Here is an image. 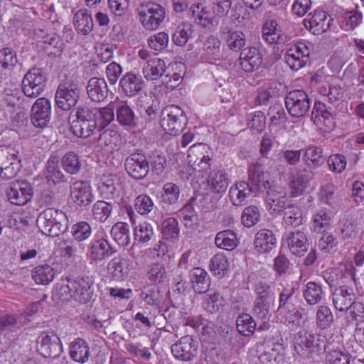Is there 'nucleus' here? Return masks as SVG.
<instances>
[{
	"mask_svg": "<svg viewBox=\"0 0 364 364\" xmlns=\"http://www.w3.org/2000/svg\"><path fill=\"white\" fill-rule=\"evenodd\" d=\"M72 116L75 118L70 122L71 132L77 137L85 139L93 134L95 130L104 129L113 121L114 114L109 106L97 108L81 105L70 113V118Z\"/></svg>",
	"mask_w": 364,
	"mask_h": 364,
	"instance_id": "f257e3e1",
	"label": "nucleus"
},
{
	"mask_svg": "<svg viewBox=\"0 0 364 364\" xmlns=\"http://www.w3.org/2000/svg\"><path fill=\"white\" fill-rule=\"evenodd\" d=\"M301 302L297 289L292 284L279 290L277 311L281 322L290 328H296L301 325L302 315L299 310Z\"/></svg>",
	"mask_w": 364,
	"mask_h": 364,
	"instance_id": "f03ea898",
	"label": "nucleus"
},
{
	"mask_svg": "<svg viewBox=\"0 0 364 364\" xmlns=\"http://www.w3.org/2000/svg\"><path fill=\"white\" fill-rule=\"evenodd\" d=\"M39 230L50 237H58L68 229V219L60 210L47 208L39 214L36 220Z\"/></svg>",
	"mask_w": 364,
	"mask_h": 364,
	"instance_id": "7ed1b4c3",
	"label": "nucleus"
},
{
	"mask_svg": "<svg viewBox=\"0 0 364 364\" xmlns=\"http://www.w3.org/2000/svg\"><path fill=\"white\" fill-rule=\"evenodd\" d=\"M26 28L28 35L36 40L37 46L43 49L48 55L59 56L61 55L64 43L58 35L47 33L36 23H33L31 26L27 23Z\"/></svg>",
	"mask_w": 364,
	"mask_h": 364,
	"instance_id": "20e7f679",
	"label": "nucleus"
},
{
	"mask_svg": "<svg viewBox=\"0 0 364 364\" xmlns=\"http://www.w3.org/2000/svg\"><path fill=\"white\" fill-rule=\"evenodd\" d=\"M82 95L80 85L72 79L61 81L55 92V99L57 107L63 111L74 109Z\"/></svg>",
	"mask_w": 364,
	"mask_h": 364,
	"instance_id": "39448f33",
	"label": "nucleus"
},
{
	"mask_svg": "<svg viewBox=\"0 0 364 364\" xmlns=\"http://www.w3.org/2000/svg\"><path fill=\"white\" fill-rule=\"evenodd\" d=\"M136 12L139 22L146 31L156 30L166 18L165 9L154 1L140 4Z\"/></svg>",
	"mask_w": 364,
	"mask_h": 364,
	"instance_id": "423d86ee",
	"label": "nucleus"
},
{
	"mask_svg": "<svg viewBox=\"0 0 364 364\" xmlns=\"http://www.w3.org/2000/svg\"><path fill=\"white\" fill-rule=\"evenodd\" d=\"M187 122L183 110L178 105L167 106L161 112V126L171 135H178L185 129Z\"/></svg>",
	"mask_w": 364,
	"mask_h": 364,
	"instance_id": "0eeeda50",
	"label": "nucleus"
},
{
	"mask_svg": "<svg viewBox=\"0 0 364 364\" xmlns=\"http://www.w3.org/2000/svg\"><path fill=\"white\" fill-rule=\"evenodd\" d=\"M188 16L195 24L208 30H212L218 25L215 15L205 6L204 0H193L188 11Z\"/></svg>",
	"mask_w": 364,
	"mask_h": 364,
	"instance_id": "6e6552de",
	"label": "nucleus"
},
{
	"mask_svg": "<svg viewBox=\"0 0 364 364\" xmlns=\"http://www.w3.org/2000/svg\"><path fill=\"white\" fill-rule=\"evenodd\" d=\"M116 252L117 250L109 243L105 232L96 233L87 247V256L91 262L98 263Z\"/></svg>",
	"mask_w": 364,
	"mask_h": 364,
	"instance_id": "1a4fd4ad",
	"label": "nucleus"
},
{
	"mask_svg": "<svg viewBox=\"0 0 364 364\" xmlns=\"http://www.w3.org/2000/svg\"><path fill=\"white\" fill-rule=\"evenodd\" d=\"M65 288L70 297L82 304L91 301L94 296V281L88 276L69 279Z\"/></svg>",
	"mask_w": 364,
	"mask_h": 364,
	"instance_id": "9d476101",
	"label": "nucleus"
},
{
	"mask_svg": "<svg viewBox=\"0 0 364 364\" xmlns=\"http://www.w3.org/2000/svg\"><path fill=\"white\" fill-rule=\"evenodd\" d=\"M124 169L132 179L136 181H142L149 175V162L146 155L138 150L125 159Z\"/></svg>",
	"mask_w": 364,
	"mask_h": 364,
	"instance_id": "9b49d317",
	"label": "nucleus"
},
{
	"mask_svg": "<svg viewBox=\"0 0 364 364\" xmlns=\"http://www.w3.org/2000/svg\"><path fill=\"white\" fill-rule=\"evenodd\" d=\"M36 342L38 353L46 358L55 359L63 353L61 341L53 331L42 332Z\"/></svg>",
	"mask_w": 364,
	"mask_h": 364,
	"instance_id": "f8f14e48",
	"label": "nucleus"
},
{
	"mask_svg": "<svg viewBox=\"0 0 364 364\" xmlns=\"http://www.w3.org/2000/svg\"><path fill=\"white\" fill-rule=\"evenodd\" d=\"M310 100L306 92L301 90H292L285 97V106L289 114L295 118L306 114L310 109Z\"/></svg>",
	"mask_w": 364,
	"mask_h": 364,
	"instance_id": "ddd939ff",
	"label": "nucleus"
},
{
	"mask_svg": "<svg viewBox=\"0 0 364 364\" xmlns=\"http://www.w3.org/2000/svg\"><path fill=\"white\" fill-rule=\"evenodd\" d=\"M198 349V341L190 335L181 337L171 348L173 357L184 362L193 360L197 357Z\"/></svg>",
	"mask_w": 364,
	"mask_h": 364,
	"instance_id": "4468645a",
	"label": "nucleus"
},
{
	"mask_svg": "<svg viewBox=\"0 0 364 364\" xmlns=\"http://www.w3.org/2000/svg\"><path fill=\"white\" fill-rule=\"evenodd\" d=\"M322 277L330 288L343 287L356 282L355 268L353 267L326 270L323 272Z\"/></svg>",
	"mask_w": 364,
	"mask_h": 364,
	"instance_id": "2eb2a0df",
	"label": "nucleus"
},
{
	"mask_svg": "<svg viewBox=\"0 0 364 364\" xmlns=\"http://www.w3.org/2000/svg\"><path fill=\"white\" fill-rule=\"evenodd\" d=\"M265 205L271 215H279L289 205L286 189L279 186H269L267 191Z\"/></svg>",
	"mask_w": 364,
	"mask_h": 364,
	"instance_id": "dca6fc26",
	"label": "nucleus"
},
{
	"mask_svg": "<svg viewBox=\"0 0 364 364\" xmlns=\"http://www.w3.org/2000/svg\"><path fill=\"white\" fill-rule=\"evenodd\" d=\"M209 147L205 144H196L188 151V161L193 169L198 172H207L211 167Z\"/></svg>",
	"mask_w": 364,
	"mask_h": 364,
	"instance_id": "f3484780",
	"label": "nucleus"
},
{
	"mask_svg": "<svg viewBox=\"0 0 364 364\" xmlns=\"http://www.w3.org/2000/svg\"><path fill=\"white\" fill-rule=\"evenodd\" d=\"M248 180L246 183L252 193L258 196L269 189V176L264 171L262 166L259 164H250L247 170Z\"/></svg>",
	"mask_w": 364,
	"mask_h": 364,
	"instance_id": "a211bd4d",
	"label": "nucleus"
},
{
	"mask_svg": "<svg viewBox=\"0 0 364 364\" xmlns=\"http://www.w3.org/2000/svg\"><path fill=\"white\" fill-rule=\"evenodd\" d=\"M70 198L71 201L81 209L90 207L95 200L90 183L85 181H77L70 185Z\"/></svg>",
	"mask_w": 364,
	"mask_h": 364,
	"instance_id": "6ab92c4d",
	"label": "nucleus"
},
{
	"mask_svg": "<svg viewBox=\"0 0 364 364\" xmlns=\"http://www.w3.org/2000/svg\"><path fill=\"white\" fill-rule=\"evenodd\" d=\"M50 118V102L45 97L37 99L31 106L30 111L31 124L36 128L43 129L48 127Z\"/></svg>",
	"mask_w": 364,
	"mask_h": 364,
	"instance_id": "aec40b11",
	"label": "nucleus"
},
{
	"mask_svg": "<svg viewBox=\"0 0 364 364\" xmlns=\"http://www.w3.org/2000/svg\"><path fill=\"white\" fill-rule=\"evenodd\" d=\"M333 18L327 12L316 9L308 15L303 21L304 26L313 34L317 35L326 32L331 26Z\"/></svg>",
	"mask_w": 364,
	"mask_h": 364,
	"instance_id": "412c9836",
	"label": "nucleus"
},
{
	"mask_svg": "<svg viewBox=\"0 0 364 364\" xmlns=\"http://www.w3.org/2000/svg\"><path fill=\"white\" fill-rule=\"evenodd\" d=\"M59 164L60 156L56 153L53 152L46 161L43 171V178L46 183L50 187L68 182V178L62 171Z\"/></svg>",
	"mask_w": 364,
	"mask_h": 364,
	"instance_id": "4be33fe9",
	"label": "nucleus"
},
{
	"mask_svg": "<svg viewBox=\"0 0 364 364\" xmlns=\"http://www.w3.org/2000/svg\"><path fill=\"white\" fill-rule=\"evenodd\" d=\"M356 282L343 287L336 288L332 292L333 304L340 311H347L355 303Z\"/></svg>",
	"mask_w": 364,
	"mask_h": 364,
	"instance_id": "5701e85b",
	"label": "nucleus"
},
{
	"mask_svg": "<svg viewBox=\"0 0 364 364\" xmlns=\"http://www.w3.org/2000/svg\"><path fill=\"white\" fill-rule=\"evenodd\" d=\"M119 85L122 93L128 97H133L144 88L145 82L139 74L129 71L122 77Z\"/></svg>",
	"mask_w": 364,
	"mask_h": 364,
	"instance_id": "b1692460",
	"label": "nucleus"
},
{
	"mask_svg": "<svg viewBox=\"0 0 364 364\" xmlns=\"http://www.w3.org/2000/svg\"><path fill=\"white\" fill-rule=\"evenodd\" d=\"M44 81L45 78L38 68L30 70L24 75V96L36 98L44 90Z\"/></svg>",
	"mask_w": 364,
	"mask_h": 364,
	"instance_id": "393cba45",
	"label": "nucleus"
},
{
	"mask_svg": "<svg viewBox=\"0 0 364 364\" xmlns=\"http://www.w3.org/2000/svg\"><path fill=\"white\" fill-rule=\"evenodd\" d=\"M291 254L297 257L304 256L309 245L306 232L303 230L292 231L284 235Z\"/></svg>",
	"mask_w": 364,
	"mask_h": 364,
	"instance_id": "a878e982",
	"label": "nucleus"
},
{
	"mask_svg": "<svg viewBox=\"0 0 364 364\" xmlns=\"http://www.w3.org/2000/svg\"><path fill=\"white\" fill-rule=\"evenodd\" d=\"M132 261L127 257H115L107 264V272L112 280L122 282L126 280L131 270Z\"/></svg>",
	"mask_w": 364,
	"mask_h": 364,
	"instance_id": "bb28decb",
	"label": "nucleus"
},
{
	"mask_svg": "<svg viewBox=\"0 0 364 364\" xmlns=\"http://www.w3.org/2000/svg\"><path fill=\"white\" fill-rule=\"evenodd\" d=\"M239 62L241 68L247 73L257 70L262 63V56L256 47H248L240 52Z\"/></svg>",
	"mask_w": 364,
	"mask_h": 364,
	"instance_id": "cd10ccee",
	"label": "nucleus"
},
{
	"mask_svg": "<svg viewBox=\"0 0 364 364\" xmlns=\"http://www.w3.org/2000/svg\"><path fill=\"white\" fill-rule=\"evenodd\" d=\"M220 34L228 48L233 52H241L247 44L245 34L228 26L220 28Z\"/></svg>",
	"mask_w": 364,
	"mask_h": 364,
	"instance_id": "c85d7f7f",
	"label": "nucleus"
},
{
	"mask_svg": "<svg viewBox=\"0 0 364 364\" xmlns=\"http://www.w3.org/2000/svg\"><path fill=\"white\" fill-rule=\"evenodd\" d=\"M230 182L228 173L224 170L211 171L206 179L208 191L211 193H224Z\"/></svg>",
	"mask_w": 364,
	"mask_h": 364,
	"instance_id": "c756f323",
	"label": "nucleus"
},
{
	"mask_svg": "<svg viewBox=\"0 0 364 364\" xmlns=\"http://www.w3.org/2000/svg\"><path fill=\"white\" fill-rule=\"evenodd\" d=\"M86 90L89 99L93 102H102L108 96L109 89L104 78L97 77L90 78L87 82Z\"/></svg>",
	"mask_w": 364,
	"mask_h": 364,
	"instance_id": "7c9ffc66",
	"label": "nucleus"
},
{
	"mask_svg": "<svg viewBox=\"0 0 364 364\" xmlns=\"http://www.w3.org/2000/svg\"><path fill=\"white\" fill-rule=\"evenodd\" d=\"M277 23L271 19L266 21L262 29V38L269 44H285L290 40V37L277 28Z\"/></svg>",
	"mask_w": 364,
	"mask_h": 364,
	"instance_id": "2f4dec72",
	"label": "nucleus"
},
{
	"mask_svg": "<svg viewBox=\"0 0 364 364\" xmlns=\"http://www.w3.org/2000/svg\"><path fill=\"white\" fill-rule=\"evenodd\" d=\"M314 177V173L306 168H299L292 176L290 187L294 196L301 195L308 187L310 181Z\"/></svg>",
	"mask_w": 364,
	"mask_h": 364,
	"instance_id": "473e14b6",
	"label": "nucleus"
},
{
	"mask_svg": "<svg viewBox=\"0 0 364 364\" xmlns=\"http://www.w3.org/2000/svg\"><path fill=\"white\" fill-rule=\"evenodd\" d=\"M165 61L159 58H150L144 64L142 73L147 80H157L166 73Z\"/></svg>",
	"mask_w": 364,
	"mask_h": 364,
	"instance_id": "72a5a7b5",
	"label": "nucleus"
},
{
	"mask_svg": "<svg viewBox=\"0 0 364 364\" xmlns=\"http://www.w3.org/2000/svg\"><path fill=\"white\" fill-rule=\"evenodd\" d=\"M190 281L194 291L202 294L206 293L210 286V277L208 272L200 267H193L190 271Z\"/></svg>",
	"mask_w": 364,
	"mask_h": 364,
	"instance_id": "f704fd0d",
	"label": "nucleus"
},
{
	"mask_svg": "<svg viewBox=\"0 0 364 364\" xmlns=\"http://www.w3.org/2000/svg\"><path fill=\"white\" fill-rule=\"evenodd\" d=\"M73 24L77 33L87 36L94 28V22L90 11L85 9L78 10L74 15Z\"/></svg>",
	"mask_w": 364,
	"mask_h": 364,
	"instance_id": "c9c22d12",
	"label": "nucleus"
},
{
	"mask_svg": "<svg viewBox=\"0 0 364 364\" xmlns=\"http://www.w3.org/2000/svg\"><path fill=\"white\" fill-rule=\"evenodd\" d=\"M282 212L284 214L282 224L285 229L295 228L305 222L303 211L298 205H289Z\"/></svg>",
	"mask_w": 364,
	"mask_h": 364,
	"instance_id": "e433bc0d",
	"label": "nucleus"
},
{
	"mask_svg": "<svg viewBox=\"0 0 364 364\" xmlns=\"http://www.w3.org/2000/svg\"><path fill=\"white\" fill-rule=\"evenodd\" d=\"M302 295L309 305L314 306L321 302L325 297V291L321 284L310 281L302 287Z\"/></svg>",
	"mask_w": 364,
	"mask_h": 364,
	"instance_id": "4c0bfd02",
	"label": "nucleus"
},
{
	"mask_svg": "<svg viewBox=\"0 0 364 364\" xmlns=\"http://www.w3.org/2000/svg\"><path fill=\"white\" fill-rule=\"evenodd\" d=\"M276 241V237L271 230L262 229L256 234L254 245L259 252L264 253L272 250L275 247Z\"/></svg>",
	"mask_w": 364,
	"mask_h": 364,
	"instance_id": "58836bf2",
	"label": "nucleus"
},
{
	"mask_svg": "<svg viewBox=\"0 0 364 364\" xmlns=\"http://www.w3.org/2000/svg\"><path fill=\"white\" fill-rule=\"evenodd\" d=\"M70 355L75 362L86 363L90 355L88 343L82 338H76L70 344Z\"/></svg>",
	"mask_w": 364,
	"mask_h": 364,
	"instance_id": "ea45409f",
	"label": "nucleus"
},
{
	"mask_svg": "<svg viewBox=\"0 0 364 364\" xmlns=\"http://www.w3.org/2000/svg\"><path fill=\"white\" fill-rule=\"evenodd\" d=\"M252 193V191L245 181L236 183L229 190L230 200L235 206L244 205Z\"/></svg>",
	"mask_w": 364,
	"mask_h": 364,
	"instance_id": "a19ab883",
	"label": "nucleus"
},
{
	"mask_svg": "<svg viewBox=\"0 0 364 364\" xmlns=\"http://www.w3.org/2000/svg\"><path fill=\"white\" fill-rule=\"evenodd\" d=\"M113 240L120 247H125L131 240L129 225L123 222L116 223L110 230Z\"/></svg>",
	"mask_w": 364,
	"mask_h": 364,
	"instance_id": "79ce46f5",
	"label": "nucleus"
},
{
	"mask_svg": "<svg viewBox=\"0 0 364 364\" xmlns=\"http://www.w3.org/2000/svg\"><path fill=\"white\" fill-rule=\"evenodd\" d=\"M147 279L152 284H164L168 280V274L164 264L159 262L151 264L146 271Z\"/></svg>",
	"mask_w": 364,
	"mask_h": 364,
	"instance_id": "37998d69",
	"label": "nucleus"
},
{
	"mask_svg": "<svg viewBox=\"0 0 364 364\" xmlns=\"http://www.w3.org/2000/svg\"><path fill=\"white\" fill-rule=\"evenodd\" d=\"M63 170L70 175H77L82 169L80 156L73 151L66 152L61 158Z\"/></svg>",
	"mask_w": 364,
	"mask_h": 364,
	"instance_id": "c03bdc74",
	"label": "nucleus"
},
{
	"mask_svg": "<svg viewBox=\"0 0 364 364\" xmlns=\"http://www.w3.org/2000/svg\"><path fill=\"white\" fill-rule=\"evenodd\" d=\"M237 238L234 231L226 230L217 233L215 238V245L225 250L231 251L237 246Z\"/></svg>",
	"mask_w": 364,
	"mask_h": 364,
	"instance_id": "a18cd8bd",
	"label": "nucleus"
},
{
	"mask_svg": "<svg viewBox=\"0 0 364 364\" xmlns=\"http://www.w3.org/2000/svg\"><path fill=\"white\" fill-rule=\"evenodd\" d=\"M117 122L124 127L134 128L137 126L138 118L133 109L127 105H120L116 111Z\"/></svg>",
	"mask_w": 364,
	"mask_h": 364,
	"instance_id": "49530a36",
	"label": "nucleus"
},
{
	"mask_svg": "<svg viewBox=\"0 0 364 364\" xmlns=\"http://www.w3.org/2000/svg\"><path fill=\"white\" fill-rule=\"evenodd\" d=\"M193 25L188 21H183L176 28L172 40L178 46H185L193 35Z\"/></svg>",
	"mask_w": 364,
	"mask_h": 364,
	"instance_id": "de8ad7c7",
	"label": "nucleus"
},
{
	"mask_svg": "<svg viewBox=\"0 0 364 364\" xmlns=\"http://www.w3.org/2000/svg\"><path fill=\"white\" fill-rule=\"evenodd\" d=\"M224 297L218 291L206 294L202 301V308L209 314H215L225 306Z\"/></svg>",
	"mask_w": 364,
	"mask_h": 364,
	"instance_id": "09e8293b",
	"label": "nucleus"
},
{
	"mask_svg": "<svg viewBox=\"0 0 364 364\" xmlns=\"http://www.w3.org/2000/svg\"><path fill=\"white\" fill-rule=\"evenodd\" d=\"M314 333L305 330L299 331L294 337V350L299 355L306 358Z\"/></svg>",
	"mask_w": 364,
	"mask_h": 364,
	"instance_id": "8fccbe9b",
	"label": "nucleus"
},
{
	"mask_svg": "<svg viewBox=\"0 0 364 364\" xmlns=\"http://www.w3.org/2000/svg\"><path fill=\"white\" fill-rule=\"evenodd\" d=\"M331 218L325 210H320L311 218V228L314 232L323 234L331 225Z\"/></svg>",
	"mask_w": 364,
	"mask_h": 364,
	"instance_id": "3c124183",
	"label": "nucleus"
},
{
	"mask_svg": "<svg viewBox=\"0 0 364 364\" xmlns=\"http://www.w3.org/2000/svg\"><path fill=\"white\" fill-rule=\"evenodd\" d=\"M220 47V40L217 36L209 35L203 43L202 50L208 57L217 60L221 56Z\"/></svg>",
	"mask_w": 364,
	"mask_h": 364,
	"instance_id": "603ef678",
	"label": "nucleus"
},
{
	"mask_svg": "<svg viewBox=\"0 0 364 364\" xmlns=\"http://www.w3.org/2000/svg\"><path fill=\"white\" fill-rule=\"evenodd\" d=\"M55 271L50 265L44 264L36 267L31 272L33 279L38 284H48L55 277Z\"/></svg>",
	"mask_w": 364,
	"mask_h": 364,
	"instance_id": "864d4df0",
	"label": "nucleus"
},
{
	"mask_svg": "<svg viewBox=\"0 0 364 364\" xmlns=\"http://www.w3.org/2000/svg\"><path fill=\"white\" fill-rule=\"evenodd\" d=\"M253 290L256 295L255 301L274 302V293L269 283L258 281L254 284Z\"/></svg>",
	"mask_w": 364,
	"mask_h": 364,
	"instance_id": "5fc2aeb1",
	"label": "nucleus"
},
{
	"mask_svg": "<svg viewBox=\"0 0 364 364\" xmlns=\"http://www.w3.org/2000/svg\"><path fill=\"white\" fill-rule=\"evenodd\" d=\"M113 205L105 200H97L92 208V214L95 220L105 223L111 215Z\"/></svg>",
	"mask_w": 364,
	"mask_h": 364,
	"instance_id": "6e6d98bb",
	"label": "nucleus"
},
{
	"mask_svg": "<svg viewBox=\"0 0 364 364\" xmlns=\"http://www.w3.org/2000/svg\"><path fill=\"white\" fill-rule=\"evenodd\" d=\"M236 328L240 334L250 336L255 330L256 322L249 314H242L237 318Z\"/></svg>",
	"mask_w": 364,
	"mask_h": 364,
	"instance_id": "4d7b16f0",
	"label": "nucleus"
},
{
	"mask_svg": "<svg viewBox=\"0 0 364 364\" xmlns=\"http://www.w3.org/2000/svg\"><path fill=\"white\" fill-rule=\"evenodd\" d=\"M329 346L326 344V337L323 335L314 333L310 346L309 347L308 356L306 358H313L326 352Z\"/></svg>",
	"mask_w": 364,
	"mask_h": 364,
	"instance_id": "13d9d810",
	"label": "nucleus"
},
{
	"mask_svg": "<svg viewBox=\"0 0 364 364\" xmlns=\"http://www.w3.org/2000/svg\"><path fill=\"white\" fill-rule=\"evenodd\" d=\"M229 262L223 253L215 255L210 261V269L214 275L224 277L228 271Z\"/></svg>",
	"mask_w": 364,
	"mask_h": 364,
	"instance_id": "bf43d9fd",
	"label": "nucleus"
},
{
	"mask_svg": "<svg viewBox=\"0 0 364 364\" xmlns=\"http://www.w3.org/2000/svg\"><path fill=\"white\" fill-rule=\"evenodd\" d=\"M303 157L306 161H310L315 167H320L326 161L322 147L315 145L308 146L305 149Z\"/></svg>",
	"mask_w": 364,
	"mask_h": 364,
	"instance_id": "052dcab7",
	"label": "nucleus"
},
{
	"mask_svg": "<svg viewBox=\"0 0 364 364\" xmlns=\"http://www.w3.org/2000/svg\"><path fill=\"white\" fill-rule=\"evenodd\" d=\"M358 234L357 225L352 218H343L340 221V237L350 242L355 238Z\"/></svg>",
	"mask_w": 364,
	"mask_h": 364,
	"instance_id": "680f3d73",
	"label": "nucleus"
},
{
	"mask_svg": "<svg viewBox=\"0 0 364 364\" xmlns=\"http://www.w3.org/2000/svg\"><path fill=\"white\" fill-rule=\"evenodd\" d=\"M179 227L178 221L174 218L165 219L161 224V234L166 240H175L179 236Z\"/></svg>",
	"mask_w": 364,
	"mask_h": 364,
	"instance_id": "e2e57ef3",
	"label": "nucleus"
},
{
	"mask_svg": "<svg viewBox=\"0 0 364 364\" xmlns=\"http://www.w3.org/2000/svg\"><path fill=\"white\" fill-rule=\"evenodd\" d=\"M321 200L322 203L333 208L338 206L340 198L336 193V187L332 183L323 186L321 189Z\"/></svg>",
	"mask_w": 364,
	"mask_h": 364,
	"instance_id": "0e129e2a",
	"label": "nucleus"
},
{
	"mask_svg": "<svg viewBox=\"0 0 364 364\" xmlns=\"http://www.w3.org/2000/svg\"><path fill=\"white\" fill-rule=\"evenodd\" d=\"M70 232L74 240L81 242L91 236L92 228L87 222L80 221L71 227Z\"/></svg>",
	"mask_w": 364,
	"mask_h": 364,
	"instance_id": "69168bd1",
	"label": "nucleus"
},
{
	"mask_svg": "<svg viewBox=\"0 0 364 364\" xmlns=\"http://www.w3.org/2000/svg\"><path fill=\"white\" fill-rule=\"evenodd\" d=\"M135 210L141 215H147L154 208L153 200L147 194H140L134 199Z\"/></svg>",
	"mask_w": 364,
	"mask_h": 364,
	"instance_id": "338daca9",
	"label": "nucleus"
},
{
	"mask_svg": "<svg viewBox=\"0 0 364 364\" xmlns=\"http://www.w3.org/2000/svg\"><path fill=\"white\" fill-rule=\"evenodd\" d=\"M326 353V364H350L351 356L348 353L334 350L330 347Z\"/></svg>",
	"mask_w": 364,
	"mask_h": 364,
	"instance_id": "774afa93",
	"label": "nucleus"
}]
</instances>
